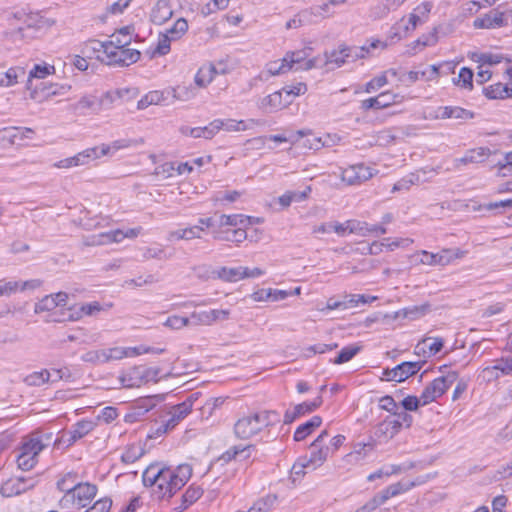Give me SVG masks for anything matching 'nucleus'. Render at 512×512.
I'll list each match as a JSON object with an SVG mask.
<instances>
[{"label":"nucleus","mask_w":512,"mask_h":512,"mask_svg":"<svg viewBox=\"0 0 512 512\" xmlns=\"http://www.w3.org/2000/svg\"><path fill=\"white\" fill-rule=\"evenodd\" d=\"M42 285L39 279H31L26 281L21 280H0V297L11 296L17 292H24L27 290L38 289Z\"/></svg>","instance_id":"4468645a"},{"label":"nucleus","mask_w":512,"mask_h":512,"mask_svg":"<svg viewBox=\"0 0 512 512\" xmlns=\"http://www.w3.org/2000/svg\"><path fill=\"white\" fill-rule=\"evenodd\" d=\"M188 30V23L184 18H179L171 28L166 31V35L173 40L181 38Z\"/></svg>","instance_id":"e2e57ef3"},{"label":"nucleus","mask_w":512,"mask_h":512,"mask_svg":"<svg viewBox=\"0 0 512 512\" xmlns=\"http://www.w3.org/2000/svg\"><path fill=\"white\" fill-rule=\"evenodd\" d=\"M432 5L424 2L414 8L407 18H401L392 27V38L402 39L414 31L417 26L424 24L429 17Z\"/></svg>","instance_id":"423d86ee"},{"label":"nucleus","mask_w":512,"mask_h":512,"mask_svg":"<svg viewBox=\"0 0 512 512\" xmlns=\"http://www.w3.org/2000/svg\"><path fill=\"white\" fill-rule=\"evenodd\" d=\"M84 362L91 363L94 365H100L107 363V358L103 349L87 351L81 356Z\"/></svg>","instance_id":"338daca9"},{"label":"nucleus","mask_w":512,"mask_h":512,"mask_svg":"<svg viewBox=\"0 0 512 512\" xmlns=\"http://www.w3.org/2000/svg\"><path fill=\"white\" fill-rule=\"evenodd\" d=\"M212 233L215 240L233 242L237 244L243 242L247 238L246 230L243 228L226 230L215 229Z\"/></svg>","instance_id":"7c9ffc66"},{"label":"nucleus","mask_w":512,"mask_h":512,"mask_svg":"<svg viewBox=\"0 0 512 512\" xmlns=\"http://www.w3.org/2000/svg\"><path fill=\"white\" fill-rule=\"evenodd\" d=\"M403 96L393 93L391 91H385L377 95L376 97L365 99L361 102V108L363 110L369 109H383L389 107L392 104L400 103Z\"/></svg>","instance_id":"a211bd4d"},{"label":"nucleus","mask_w":512,"mask_h":512,"mask_svg":"<svg viewBox=\"0 0 512 512\" xmlns=\"http://www.w3.org/2000/svg\"><path fill=\"white\" fill-rule=\"evenodd\" d=\"M52 374L49 370L33 372L26 376L25 382L30 386H41L50 381Z\"/></svg>","instance_id":"6e6d98bb"},{"label":"nucleus","mask_w":512,"mask_h":512,"mask_svg":"<svg viewBox=\"0 0 512 512\" xmlns=\"http://www.w3.org/2000/svg\"><path fill=\"white\" fill-rule=\"evenodd\" d=\"M490 99H505L512 97V88L503 83H496L484 89Z\"/></svg>","instance_id":"a18cd8bd"},{"label":"nucleus","mask_w":512,"mask_h":512,"mask_svg":"<svg viewBox=\"0 0 512 512\" xmlns=\"http://www.w3.org/2000/svg\"><path fill=\"white\" fill-rule=\"evenodd\" d=\"M71 108L78 113L86 114L87 112H100L98 97L94 95H84L77 102L71 105Z\"/></svg>","instance_id":"2f4dec72"},{"label":"nucleus","mask_w":512,"mask_h":512,"mask_svg":"<svg viewBox=\"0 0 512 512\" xmlns=\"http://www.w3.org/2000/svg\"><path fill=\"white\" fill-rule=\"evenodd\" d=\"M135 94L136 90L131 88H120L113 91H107L98 98L100 111L110 109L117 101L134 97Z\"/></svg>","instance_id":"4be33fe9"},{"label":"nucleus","mask_w":512,"mask_h":512,"mask_svg":"<svg viewBox=\"0 0 512 512\" xmlns=\"http://www.w3.org/2000/svg\"><path fill=\"white\" fill-rule=\"evenodd\" d=\"M68 300V294L65 292H58L44 296L34 306V312L36 314L42 312H49L57 307L65 306Z\"/></svg>","instance_id":"412c9836"},{"label":"nucleus","mask_w":512,"mask_h":512,"mask_svg":"<svg viewBox=\"0 0 512 512\" xmlns=\"http://www.w3.org/2000/svg\"><path fill=\"white\" fill-rule=\"evenodd\" d=\"M217 74H225V70H219L211 63L203 65L198 69L194 77L195 84L199 88H205L213 81Z\"/></svg>","instance_id":"393cba45"},{"label":"nucleus","mask_w":512,"mask_h":512,"mask_svg":"<svg viewBox=\"0 0 512 512\" xmlns=\"http://www.w3.org/2000/svg\"><path fill=\"white\" fill-rule=\"evenodd\" d=\"M354 227H352L353 234L366 237L369 235L380 236L387 233V228L383 225L378 224H369L365 221H360L355 219V223H352Z\"/></svg>","instance_id":"bb28decb"},{"label":"nucleus","mask_w":512,"mask_h":512,"mask_svg":"<svg viewBox=\"0 0 512 512\" xmlns=\"http://www.w3.org/2000/svg\"><path fill=\"white\" fill-rule=\"evenodd\" d=\"M107 42L90 39L82 44L81 53L88 58H96L103 62L102 56H106Z\"/></svg>","instance_id":"a878e982"},{"label":"nucleus","mask_w":512,"mask_h":512,"mask_svg":"<svg viewBox=\"0 0 512 512\" xmlns=\"http://www.w3.org/2000/svg\"><path fill=\"white\" fill-rule=\"evenodd\" d=\"M106 49V56H102V58L103 62L108 65L129 66L136 63L141 55L136 49L115 48L111 44H108Z\"/></svg>","instance_id":"9b49d317"},{"label":"nucleus","mask_w":512,"mask_h":512,"mask_svg":"<svg viewBox=\"0 0 512 512\" xmlns=\"http://www.w3.org/2000/svg\"><path fill=\"white\" fill-rule=\"evenodd\" d=\"M96 427V423L92 420H81L74 424L69 430V439L67 440L68 444L71 445L75 443L77 440L83 438L88 435L91 431H93Z\"/></svg>","instance_id":"cd10ccee"},{"label":"nucleus","mask_w":512,"mask_h":512,"mask_svg":"<svg viewBox=\"0 0 512 512\" xmlns=\"http://www.w3.org/2000/svg\"><path fill=\"white\" fill-rule=\"evenodd\" d=\"M249 224H250V217L242 215V214H231V215L222 214V215H220L219 220H218L219 228L226 227V226H231V227L247 226Z\"/></svg>","instance_id":"79ce46f5"},{"label":"nucleus","mask_w":512,"mask_h":512,"mask_svg":"<svg viewBox=\"0 0 512 512\" xmlns=\"http://www.w3.org/2000/svg\"><path fill=\"white\" fill-rule=\"evenodd\" d=\"M55 72V67L49 64H36L34 67L29 71L26 88L28 90L31 89V82L32 79H44L47 76L53 74Z\"/></svg>","instance_id":"a19ab883"},{"label":"nucleus","mask_w":512,"mask_h":512,"mask_svg":"<svg viewBox=\"0 0 512 512\" xmlns=\"http://www.w3.org/2000/svg\"><path fill=\"white\" fill-rule=\"evenodd\" d=\"M132 141L131 140H116L112 142L111 144H103L101 147H99V152L101 156H105L111 153H114L120 149L128 148L131 146Z\"/></svg>","instance_id":"69168bd1"},{"label":"nucleus","mask_w":512,"mask_h":512,"mask_svg":"<svg viewBox=\"0 0 512 512\" xmlns=\"http://www.w3.org/2000/svg\"><path fill=\"white\" fill-rule=\"evenodd\" d=\"M377 299L376 296H365L359 294H350L343 297L345 302V310L357 307L359 304L371 303Z\"/></svg>","instance_id":"5fc2aeb1"},{"label":"nucleus","mask_w":512,"mask_h":512,"mask_svg":"<svg viewBox=\"0 0 512 512\" xmlns=\"http://www.w3.org/2000/svg\"><path fill=\"white\" fill-rule=\"evenodd\" d=\"M144 450L140 445H129L121 456L124 463L132 464L136 462L142 455Z\"/></svg>","instance_id":"680f3d73"},{"label":"nucleus","mask_w":512,"mask_h":512,"mask_svg":"<svg viewBox=\"0 0 512 512\" xmlns=\"http://www.w3.org/2000/svg\"><path fill=\"white\" fill-rule=\"evenodd\" d=\"M164 99L163 92L158 90L150 91L138 101L137 108L139 110H143L150 105H157L161 103Z\"/></svg>","instance_id":"603ef678"},{"label":"nucleus","mask_w":512,"mask_h":512,"mask_svg":"<svg viewBox=\"0 0 512 512\" xmlns=\"http://www.w3.org/2000/svg\"><path fill=\"white\" fill-rule=\"evenodd\" d=\"M290 70H291L290 65H289L288 61H285V56L280 60L271 61V62L267 63V65H266V72L270 76L284 74Z\"/></svg>","instance_id":"13d9d810"},{"label":"nucleus","mask_w":512,"mask_h":512,"mask_svg":"<svg viewBox=\"0 0 512 512\" xmlns=\"http://www.w3.org/2000/svg\"><path fill=\"white\" fill-rule=\"evenodd\" d=\"M215 275L225 282H237L243 279V267H221L215 271Z\"/></svg>","instance_id":"ea45409f"},{"label":"nucleus","mask_w":512,"mask_h":512,"mask_svg":"<svg viewBox=\"0 0 512 512\" xmlns=\"http://www.w3.org/2000/svg\"><path fill=\"white\" fill-rule=\"evenodd\" d=\"M142 367H133L119 376V381L124 388L140 387L142 382Z\"/></svg>","instance_id":"f704fd0d"},{"label":"nucleus","mask_w":512,"mask_h":512,"mask_svg":"<svg viewBox=\"0 0 512 512\" xmlns=\"http://www.w3.org/2000/svg\"><path fill=\"white\" fill-rule=\"evenodd\" d=\"M419 362H403L392 369H385L383 376L387 381L402 382L420 370Z\"/></svg>","instance_id":"dca6fc26"},{"label":"nucleus","mask_w":512,"mask_h":512,"mask_svg":"<svg viewBox=\"0 0 512 512\" xmlns=\"http://www.w3.org/2000/svg\"><path fill=\"white\" fill-rule=\"evenodd\" d=\"M191 413V403L183 401L174 405L165 412L159 421H156L151 428L150 437H159L174 429L183 419Z\"/></svg>","instance_id":"20e7f679"},{"label":"nucleus","mask_w":512,"mask_h":512,"mask_svg":"<svg viewBox=\"0 0 512 512\" xmlns=\"http://www.w3.org/2000/svg\"><path fill=\"white\" fill-rule=\"evenodd\" d=\"M453 82L461 88L471 90L473 88V71L467 67L461 68Z\"/></svg>","instance_id":"864d4df0"},{"label":"nucleus","mask_w":512,"mask_h":512,"mask_svg":"<svg viewBox=\"0 0 512 512\" xmlns=\"http://www.w3.org/2000/svg\"><path fill=\"white\" fill-rule=\"evenodd\" d=\"M458 379L456 371H448L446 374L435 378L422 391V406L428 405L441 397Z\"/></svg>","instance_id":"1a4fd4ad"},{"label":"nucleus","mask_w":512,"mask_h":512,"mask_svg":"<svg viewBox=\"0 0 512 512\" xmlns=\"http://www.w3.org/2000/svg\"><path fill=\"white\" fill-rule=\"evenodd\" d=\"M365 52H368L365 47L339 46L331 52H325L324 57H321V65L322 67H327L328 70H333L346 63L363 58Z\"/></svg>","instance_id":"0eeeda50"},{"label":"nucleus","mask_w":512,"mask_h":512,"mask_svg":"<svg viewBox=\"0 0 512 512\" xmlns=\"http://www.w3.org/2000/svg\"><path fill=\"white\" fill-rule=\"evenodd\" d=\"M78 483L77 473L68 472L57 481V488L65 494L72 490Z\"/></svg>","instance_id":"bf43d9fd"},{"label":"nucleus","mask_w":512,"mask_h":512,"mask_svg":"<svg viewBox=\"0 0 512 512\" xmlns=\"http://www.w3.org/2000/svg\"><path fill=\"white\" fill-rule=\"evenodd\" d=\"M304 132L306 133V135L304 136L306 138L303 139L302 144H301L304 148H308V149H312V150H319L322 147H329L330 143L327 141V139H332V137L330 135H327L324 138H321V137H316L309 132H306V131H304Z\"/></svg>","instance_id":"09e8293b"},{"label":"nucleus","mask_w":512,"mask_h":512,"mask_svg":"<svg viewBox=\"0 0 512 512\" xmlns=\"http://www.w3.org/2000/svg\"><path fill=\"white\" fill-rule=\"evenodd\" d=\"M360 351V347L355 345H350L342 348L339 352L338 356L333 360L334 364H343L350 361L358 352Z\"/></svg>","instance_id":"774afa93"},{"label":"nucleus","mask_w":512,"mask_h":512,"mask_svg":"<svg viewBox=\"0 0 512 512\" xmlns=\"http://www.w3.org/2000/svg\"><path fill=\"white\" fill-rule=\"evenodd\" d=\"M444 341L440 337H427L422 339L415 346V353L423 357L436 355L443 348Z\"/></svg>","instance_id":"b1692460"},{"label":"nucleus","mask_w":512,"mask_h":512,"mask_svg":"<svg viewBox=\"0 0 512 512\" xmlns=\"http://www.w3.org/2000/svg\"><path fill=\"white\" fill-rule=\"evenodd\" d=\"M255 451L254 445H235L230 447L227 451H225L221 459L225 462H229L231 460H247L251 457L252 453Z\"/></svg>","instance_id":"c85d7f7f"},{"label":"nucleus","mask_w":512,"mask_h":512,"mask_svg":"<svg viewBox=\"0 0 512 512\" xmlns=\"http://www.w3.org/2000/svg\"><path fill=\"white\" fill-rule=\"evenodd\" d=\"M309 13L310 12H306L305 10H302L301 12H299L297 15H295L292 19H290L286 23V28L287 29H292V28L296 29L303 25H307V24L316 22L317 21L316 19H309Z\"/></svg>","instance_id":"0e129e2a"},{"label":"nucleus","mask_w":512,"mask_h":512,"mask_svg":"<svg viewBox=\"0 0 512 512\" xmlns=\"http://www.w3.org/2000/svg\"><path fill=\"white\" fill-rule=\"evenodd\" d=\"M442 119H461L467 120L473 118V113L469 110L463 109L458 106H443Z\"/></svg>","instance_id":"49530a36"},{"label":"nucleus","mask_w":512,"mask_h":512,"mask_svg":"<svg viewBox=\"0 0 512 512\" xmlns=\"http://www.w3.org/2000/svg\"><path fill=\"white\" fill-rule=\"evenodd\" d=\"M401 427V420L387 418L379 425L378 429L382 434L391 438L399 432Z\"/></svg>","instance_id":"4d7b16f0"},{"label":"nucleus","mask_w":512,"mask_h":512,"mask_svg":"<svg viewBox=\"0 0 512 512\" xmlns=\"http://www.w3.org/2000/svg\"><path fill=\"white\" fill-rule=\"evenodd\" d=\"M428 309H429L428 304L406 307V308H403V309L395 312L394 318L395 319L407 318L410 320H415V319H418V318L424 316L427 313Z\"/></svg>","instance_id":"37998d69"},{"label":"nucleus","mask_w":512,"mask_h":512,"mask_svg":"<svg viewBox=\"0 0 512 512\" xmlns=\"http://www.w3.org/2000/svg\"><path fill=\"white\" fill-rule=\"evenodd\" d=\"M274 411H260L240 418L234 425V433L240 439H249L273 423Z\"/></svg>","instance_id":"7ed1b4c3"},{"label":"nucleus","mask_w":512,"mask_h":512,"mask_svg":"<svg viewBox=\"0 0 512 512\" xmlns=\"http://www.w3.org/2000/svg\"><path fill=\"white\" fill-rule=\"evenodd\" d=\"M465 256V251L459 248H444L437 253L421 250L412 255L416 263L428 266H447Z\"/></svg>","instance_id":"6e6552de"},{"label":"nucleus","mask_w":512,"mask_h":512,"mask_svg":"<svg viewBox=\"0 0 512 512\" xmlns=\"http://www.w3.org/2000/svg\"><path fill=\"white\" fill-rule=\"evenodd\" d=\"M312 48L305 47L300 50L290 51L285 54V61H288L290 68L296 65V70L308 71L314 68H322L321 56H316L309 59Z\"/></svg>","instance_id":"9d476101"},{"label":"nucleus","mask_w":512,"mask_h":512,"mask_svg":"<svg viewBox=\"0 0 512 512\" xmlns=\"http://www.w3.org/2000/svg\"><path fill=\"white\" fill-rule=\"evenodd\" d=\"M289 104H291V99H286L281 89L263 97L260 100L258 107L265 113H271L281 110Z\"/></svg>","instance_id":"6ab92c4d"},{"label":"nucleus","mask_w":512,"mask_h":512,"mask_svg":"<svg viewBox=\"0 0 512 512\" xmlns=\"http://www.w3.org/2000/svg\"><path fill=\"white\" fill-rule=\"evenodd\" d=\"M35 486V481L23 477L11 478L5 481L1 488L0 493L3 497L9 498L20 495Z\"/></svg>","instance_id":"f3484780"},{"label":"nucleus","mask_w":512,"mask_h":512,"mask_svg":"<svg viewBox=\"0 0 512 512\" xmlns=\"http://www.w3.org/2000/svg\"><path fill=\"white\" fill-rule=\"evenodd\" d=\"M311 188L307 187L305 191H287L283 195L278 197V202L283 208H287L292 202H300L307 198Z\"/></svg>","instance_id":"de8ad7c7"},{"label":"nucleus","mask_w":512,"mask_h":512,"mask_svg":"<svg viewBox=\"0 0 512 512\" xmlns=\"http://www.w3.org/2000/svg\"><path fill=\"white\" fill-rule=\"evenodd\" d=\"M142 232V227L127 229L126 231L116 229L93 236L92 244L105 245L113 242H121L124 238H136Z\"/></svg>","instance_id":"2eb2a0df"},{"label":"nucleus","mask_w":512,"mask_h":512,"mask_svg":"<svg viewBox=\"0 0 512 512\" xmlns=\"http://www.w3.org/2000/svg\"><path fill=\"white\" fill-rule=\"evenodd\" d=\"M373 175L374 171L372 168L364 164H357L343 169L341 179L348 185H359L372 178Z\"/></svg>","instance_id":"ddd939ff"},{"label":"nucleus","mask_w":512,"mask_h":512,"mask_svg":"<svg viewBox=\"0 0 512 512\" xmlns=\"http://www.w3.org/2000/svg\"><path fill=\"white\" fill-rule=\"evenodd\" d=\"M322 423V419L320 416H313L310 420L307 422L301 424L296 431L294 432V440L295 441H302L304 440L308 435H310L314 429L318 428Z\"/></svg>","instance_id":"4c0bfd02"},{"label":"nucleus","mask_w":512,"mask_h":512,"mask_svg":"<svg viewBox=\"0 0 512 512\" xmlns=\"http://www.w3.org/2000/svg\"><path fill=\"white\" fill-rule=\"evenodd\" d=\"M173 11L168 0H158L151 11V21L162 25L172 17Z\"/></svg>","instance_id":"c756f323"},{"label":"nucleus","mask_w":512,"mask_h":512,"mask_svg":"<svg viewBox=\"0 0 512 512\" xmlns=\"http://www.w3.org/2000/svg\"><path fill=\"white\" fill-rule=\"evenodd\" d=\"M215 125L217 128V133L221 130L227 132H238L245 131L248 129L247 125L243 120L235 119H215Z\"/></svg>","instance_id":"c03bdc74"},{"label":"nucleus","mask_w":512,"mask_h":512,"mask_svg":"<svg viewBox=\"0 0 512 512\" xmlns=\"http://www.w3.org/2000/svg\"><path fill=\"white\" fill-rule=\"evenodd\" d=\"M491 154L492 151L488 147H477L468 150L463 157L458 159V162L464 165L472 163H483L490 157Z\"/></svg>","instance_id":"473e14b6"},{"label":"nucleus","mask_w":512,"mask_h":512,"mask_svg":"<svg viewBox=\"0 0 512 512\" xmlns=\"http://www.w3.org/2000/svg\"><path fill=\"white\" fill-rule=\"evenodd\" d=\"M383 247L388 251H394L397 248H407L414 243L412 238H384L382 241Z\"/></svg>","instance_id":"052dcab7"},{"label":"nucleus","mask_w":512,"mask_h":512,"mask_svg":"<svg viewBox=\"0 0 512 512\" xmlns=\"http://www.w3.org/2000/svg\"><path fill=\"white\" fill-rule=\"evenodd\" d=\"M507 25L503 12L492 10L482 18L474 20V27L478 29H496Z\"/></svg>","instance_id":"5701e85b"},{"label":"nucleus","mask_w":512,"mask_h":512,"mask_svg":"<svg viewBox=\"0 0 512 512\" xmlns=\"http://www.w3.org/2000/svg\"><path fill=\"white\" fill-rule=\"evenodd\" d=\"M230 311L226 309H212L208 311H193L188 317L189 327L210 326L217 321L227 320Z\"/></svg>","instance_id":"f8f14e48"},{"label":"nucleus","mask_w":512,"mask_h":512,"mask_svg":"<svg viewBox=\"0 0 512 512\" xmlns=\"http://www.w3.org/2000/svg\"><path fill=\"white\" fill-rule=\"evenodd\" d=\"M28 28L42 29L55 24V20L44 17L40 12H26L23 23Z\"/></svg>","instance_id":"e433bc0d"},{"label":"nucleus","mask_w":512,"mask_h":512,"mask_svg":"<svg viewBox=\"0 0 512 512\" xmlns=\"http://www.w3.org/2000/svg\"><path fill=\"white\" fill-rule=\"evenodd\" d=\"M26 71L23 67H10L6 72H0V88H7L18 83L19 79H23Z\"/></svg>","instance_id":"72a5a7b5"},{"label":"nucleus","mask_w":512,"mask_h":512,"mask_svg":"<svg viewBox=\"0 0 512 512\" xmlns=\"http://www.w3.org/2000/svg\"><path fill=\"white\" fill-rule=\"evenodd\" d=\"M311 454L308 458V462L312 465V469H316L321 466L328 458L330 453V448L325 444H321L320 446L313 447L310 445Z\"/></svg>","instance_id":"58836bf2"},{"label":"nucleus","mask_w":512,"mask_h":512,"mask_svg":"<svg viewBox=\"0 0 512 512\" xmlns=\"http://www.w3.org/2000/svg\"><path fill=\"white\" fill-rule=\"evenodd\" d=\"M191 476L192 467L189 464H181L176 468L152 464L143 472L142 479L145 486L152 488L153 496L162 500L171 498Z\"/></svg>","instance_id":"f257e3e1"},{"label":"nucleus","mask_w":512,"mask_h":512,"mask_svg":"<svg viewBox=\"0 0 512 512\" xmlns=\"http://www.w3.org/2000/svg\"><path fill=\"white\" fill-rule=\"evenodd\" d=\"M51 434H32L24 438L17 457L18 467L24 471L32 469L37 461L40 452L49 445Z\"/></svg>","instance_id":"f03ea898"},{"label":"nucleus","mask_w":512,"mask_h":512,"mask_svg":"<svg viewBox=\"0 0 512 512\" xmlns=\"http://www.w3.org/2000/svg\"><path fill=\"white\" fill-rule=\"evenodd\" d=\"M98 488L89 482H79L68 493H65L59 501L61 508L82 509L87 507L96 497Z\"/></svg>","instance_id":"39448f33"},{"label":"nucleus","mask_w":512,"mask_h":512,"mask_svg":"<svg viewBox=\"0 0 512 512\" xmlns=\"http://www.w3.org/2000/svg\"><path fill=\"white\" fill-rule=\"evenodd\" d=\"M204 231V228L200 225H194L183 229H178L170 232L169 240H193L200 239L201 233Z\"/></svg>","instance_id":"c9c22d12"},{"label":"nucleus","mask_w":512,"mask_h":512,"mask_svg":"<svg viewBox=\"0 0 512 512\" xmlns=\"http://www.w3.org/2000/svg\"><path fill=\"white\" fill-rule=\"evenodd\" d=\"M202 493L203 491L200 487L189 486L182 496V505L179 507L178 512H182L187 509L201 497Z\"/></svg>","instance_id":"3c124183"},{"label":"nucleus","mask_w":512,"mask_h":512,"mask_svg":"<svg viewBox=\"0 0 512 512\" xmlns=\"http://www.w3.org/2000/svg\"><path fill=\"white\" fill-rule=\"evenodd\" d=\"M322 396H317L313 401L303 402L288 409L284 414V423L290 424L300 416L311 413L322 405Z\"/></svg>","instance_id":"aec40b11"},{"label":"nucleus","mask_w":512,"mask_h":512,"mask_svg":"<svg viewBox=\"0 0 512 512\" xmlns=\"http://www.w3.org/2000/svg\"><path fill=\"white\" fill-rule=\"evenodd\" d=\"M100 157H101V155L99 152V147H92V148L85 149L82 152H79L78 154L73 156V159H74L75 167H77V166L87 165L89 162H91L95 159H98Z\"/></svg>","instance_id":"8fccbe9b"}]
</instances>
